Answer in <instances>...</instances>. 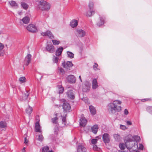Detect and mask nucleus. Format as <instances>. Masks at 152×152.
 <instances>
[{
    "mask_svg": "<svg viewBox=\"0 0 152 152\" xmlns=\"http://www.w3.org/2000/svg\"><path fill=\"white\" fill-rule=\"evenodd\" d=\"M63 50V48L62 47H60L58 48L56 51V56H58L60 55Z\"/></svg>",
    "mask_w": 152,
    "mask_h": 152,
    "instance_id": "5701e85b",
    "label": "nucleus"
},
{
    "mask_svg": "<svg viewBox=\"0 0 152 152\" xmlns=\"http://www.w3.org/2000/svg\"><path fill=\"white\" fill-rule=\"evenodd\" d=\"M90 112L93 115H95L96 113V110L95 108L92 105H90L89 107Z\"/></svg>",
    "mask_w": 152,
    "mask_h": 152,
    "instance_id": "4be33fe9",
    "label": "nucleus"
},
{
    "mask_svg": "<svg viewBox=\"0 0 152 152\" xmlns=\"http://www.w3.org/2000/svg\"><path fill=\"white\" fill-rule=\"evenodd\" d=\"M59 59L58 58V57L54 56L53 58V60L54 63H57Z\"/></svg>",
    "mask_w": 152,
    "mask_h": 152,
    "instance_id": "79ce46f5",
    "label": "nucleus"
},
{
    "mask_svg": "<svg viewBox=\"0 0 152 152\" xmlns=\"http://www.w3.org/2000/svg\"><path fill=\"white\" fill-rule=\"evenodd\" d=\"M45 48L48 51L51 53H53L55 51L54 47L52 44L47 45Z\"/></svg>",
    "mask_w": 152,
    "mask_h": 152,
    "instance_id": "ddd939ff",
    "label": "nucleus"
},
{
    "mask_svg": "<svg viewBox=\"0 0 152 152\" xmlns=\"http://www.w3.org/2000/svg\"><path fill=\"white\" fill-rule=\"evenodd\" d=\"M126 124L128 125H131L132 124V123L130 121H126Z\"/></svg>",
    "mask_w": 152,
    "mask_h": 152,
    "instance_id": "09e8293b",
    "label": "nucleus"
},
{
    "mask_svg": "<svg viewBox=\"0 0 152 152\" xmlns=\"http://www.w3.org/2000/svg\"><path fill=\"white\" fill-rule=\"evenodd\" d=\"M98 87V83L96 79H94L92 81V88L95 89Z\"/></svg>",
    "mask_w": 152,
    "mask_h": 152,
    "instance_id": "393cba45",
    "label": "nucleus"
},
{
    "mask_svg": "<svg viewBox=\"0 0 152 152\" xmlns=\"http://www.w3.org/2000/svg\"><path fill=\"white\" fill-rule=\"evenodd\" d=\"M28 140L27 139L26 137L24 138V143L26 144L28 143Z\"/></svg>",
    "mask_w": 152,
    "mask_h": 152,
    "instance_id": "3c124183",
    "label": "nucleus"
},
{
    "mask_svg": "<svg viewBox=\"0 0 152 152\" xmlns=\"http://www.w3.org/2000/svg\"><path fill=\"white\" fill-rule=\"evenodd\" d=\"M26 93H24L23 94V98L22 99L20 100L21 101L27 99L28 96H29V91L26 90Z\"/></svg>",
    "mask_w": 152,
    "mask_h": 152,
    "instance_id": "412c9836",
    "label": "nucleus"
},
{
    "mask_svg": "<svg viewBox=\"0 0 152 152\" xmlns=\"http://www.w3.org/2000/svg\"><path fill=\"white\" fill-rule=\"evenodd\" d=\"M94 65L93 66V68L94 70L97 71L99 70L100 69H99L97 67L98 66V64L96 63H94Z\"/></svg>",
    "mask_w": 152,
    "mask_h": 152,
    "instance_id": "ea45409f",
    "label": "nucleus"
},
{
    "mask_svg": "<svg viewBox=\"0 0 152 152\" xmlns=\"http://www.w3.org/2000/svg\"><path fill=\"white\" fill-rule=\"evenodd\" d=\"M38 6L40 9L42 10L48 11L50 8V4L43 0L39 2Z\"/></svg>",
    "mask_w": 152,
    "mask_h": 152,
    "instance_id": "f03ea898",
    "label": "nucleus"
},
{
    "mask_svg": "<svg viewBox=\"0 0 152 152\" xmlns=\"http://www.w3.org/2000/svg\"><path fill=\"white\" fill-rule=\"evenodd\" d=\"M87 121L84 118H81L80 119V126H85L86 124Z\"/></svg>",
    "mask_w": 152,
    "mask_h": 152,
    "instance_id": "f3484780",
    "label": "nucleus"
},
{
    "mask_svg": "<svg viewBox=\"0 0 152 152\" xmlns=\"http://www.w3.org/2000/svg\"><path fill=\"white\" fill-rule=\"evenodd\" d=\"M121 102L118 100L113 101V102L110 103L108 105V109L110 113H115L116 112L120 111L121 109V107L118 104H121Z\"/></svg>",
    "mask_w": 152,
    "mask_h": 152,
    "instance_id": "f257e3e1",
    "label": "nucleus"
},
{
    "mask_svg": "<svg viewBox=\"0 0 152 152\" xmlns=\"http://www.w3.org/2000/svg\"><path fill=\"white\" fill-rule=\"evenodd\" d=\"M113 137L115 139L117 140L119 139L120 138V136L118 134H114Z\"/></svg>",
    "mask_w": 152,
    "mask_h": 152,
    "instance_id": "c03bdc74",
    "label": "nucleus"
},
{
    "mask_svg": "<svg viewBox=\"0 0 152 152\" xmlns=\"http://www.w3.org/2000/svg\"><path fill=\"white\" fill-rule=\"evenodd\" d=\"M79 78L80 79V80L81 82H82V79H81L80 76H79Z\"/></svg>",
    "mask_w": 152,
    "mask_h": 152,
    "instance_id": "13d9d810",
    "label": "nucleus"
},
{
    "mask_svg": "<svg viewBox=\"0 0 152 152\" xmlns=\"http://www.w3.org/2000/svg\"><path fill=\"white\" fill-rule=\"evenodd\" d=\"M19 80L21 83L25 82L26 81V79L24 77H20L19 78Z\"/></svg>",
    "mask_w": 152,
    "mask_h": 152,
    "instance_id": "4c0bfd02",
    "label": "nucleus"
},
{
    "mask_svg": "<svg viewBox=\"0 0 152 152\" xmlns=\"http://www.w3.org/2000/svg\"><path fill=\"white\" fill-rule=\"evenodd\" d=\"M41 35L43 36H47L51 39L54 38L53 35L49 31H47L45 32H42L41 33Z\"/></svg>",
    "mask_w": 152,
    "mask_h": 152,
    "instance_id": "9d476101",
    "label": "nucleus"
},
{
    "mask_svg": "<svg viewBox=\"0 0 152 152\" xmlns=\"http://www.w3.org/2000/svg\"><path fill=\"white\" fill-rule=\"evenodd\" d=\"M75 34L78 37L81 38L84 37L86 34V32L80 28H77L76 29Z\"/></svg>",
    "mask_w": 152,
    "mask_h": 152,
    "instance_id": "7ed1b4c3",
    "label": "nucleus"
},
{
    "mask_svg": "<svg viewBox=\"0 0 152 152\" xmlns=\"http://www.w3.org/2000/svg\"><path fill=\"white\" fill-rule=\"evenodd\" d=\"M133 138L135 139H137V140H138L140 139V137L138 136H135L134 137L132 136L131 135L129 136L128 137L126 138L125 140L126 141V143L129 142H131L133 141Z\"/></svg>",
    "mask_w": 152,
    "mask_h": 152,
    "instance_id": "9b49d317",
    "label": "nucleus"
},
{
    "mask_svg": "<svg viewBox=\"0 0 152 152\" xmlns=\"http://www.w3.org/2000/svg\"><path fill=\"white\" fill-rule=\"evenodd\" d=\"M49 151V148L48 147H44L42 148V152H52Z\"/></svg>",
    "mask_w": 152,
    "mask_h": 152,
    "instance_id": "e433bc0d",
    "label": "nucleus"
},
{
    "mask_svg": "<svg viewBox=\"0 0 152 152\" xmlns=\"http://www.w3.org/2000/svg\"><path fill=\"white\" fill-rule=\"evenodd\" d=\"M87 149L86 146L83 144H79L77 146V152H86Z\"/></svg>",
    "mask_w": 152,
    "mask_h": 152,
    "instance_id": "423d86ee",
    "label": "nucleus"
},
{
    "mask_svg": "<svg viewBox=\"0 0 152 152\" xmlns=\"http://www.w3.org/2000/svg\"><path fill=\"white\" fill-rule=\"evenodd\" d=\"M3 46L2 44L0 43V50L3 49Z\"/></svg>",
    "mask_w": 152,
    "mask_h": 152,
    "instance_id": "5fc2aeb1",
    "label": "nucleus"
},
{
    "mask_svg": "<svg viewBox=\"0 0 152 152\" xmlns=\"http://www.w3.org/2000/svg\"><path fill=\"white\" fill-rule=\"evenodd\" d=\"M52 41L54 45H58L60 43L59 41L53 39L52 40Z\"/></svg>",
    "mask_w": 152,
    "mask_h": 152,
    "instance_id": "58836bf2",
    "label": "nucleus"
},
{
    "mask_svg": "<svg viewBox=\"0 0 152 152\" xmlns=\"http://www.w3.org/2000/svg\"><path fill=\"white\" fill-rule=\"evenodd\" d=\"M120 128L121 129L124 130L126 129V127L123 125H121L120 126Z\"/></svg>",
    "mask_w": 152,
    "mask_h": 152,
    "instance_id": "de8ad7c7",
    "label": "nucleus"
},
{
    "mask_svg": "<svg viewBox=\"0 0 152 152\" xmlns=\"http://www.w3.org/2000/svg\"><path fill=\"white\" fill-rule=\"evenodd\" d=\"M66 94L67 97L69 99H72L75 98L73 91L72 90L68 91L66 93Z\"/></svg>",
    "mask_w": 152,
    "mask_h": 152,
    "instance_id": "4468645a",
    "label": "nucleus"
},
{
    "mask_svg": "<svg viewBox=\"0 0 152 152\" xmlns=\"http://www.w3.org/2000/svg\"><path fill=\"white\" fill-rule=\"evenodd\" d=\"M102 139L104 143H109L110 141L109 135L107 133H104L102 136Z\"/></svg>",
    "mask_w": 152,
    "mask_h": 152,
    "instance_id": "f8f14e48",
    "label": "nucleus"
},
{
    "mask_svg": "<svg viewBox=\"0 0 152 152\" xmlns=\"http://www.w3.org/2000/svg\"><path fill=\"white\" fill-rule=\"evenodd\" d=\"M21 5L23 8L25 10H27L28 7V5L24 2H21Z\"/></svg>",
    "mask_w": 152,
    "mask_h": 152,
    "instance_id": "f704fd0d",
    "label": "nucleus"
},
{
    "mask_svg": "<svg viewBox=\"0 0 152 152\" xmlns=\"http://www.w3.org/2000/svg\"><path fill=\"white\" fill-rule=\"evenodd\" d=\"M9 3L12 7L13 8H17L18 7V5L16 2L13 1H12L9 2Z\"/></svg>",
    "mask_w": 152,
    "mask_h": 152,
    "instance_id": "aec40b11",
    "label": "nucleus"
},
{
    "mask_svg": "<svg viewBox=\"0 0 152 152\" xmlns=\"http://www.w3.org/2000/svg\"><path fill=\"white\" fill-rule=\"evenodd\" d=\"M24 23L27 24L29 23L30 18L28 17L25 16L21 20Z\"/></svg>",
    "mask_w": 152,
    "mask_h": 152,
    "instance_id": "a878e982",
    "label": "nucleus"
},
{
    "mask_svg": "<svg viewBox=\"0 0 152 152\" xmlns=\"http://www.w3.org/2000/svg\"><path fill=\"white\" fill-rule=\"evenodd\" d=\"M37 140L40 142H42L43 140L44 137L41 134L38 135Z\"/></svg>",
    "mask_w": 152,
    "mask_h": 152,
    "instance_id": "72a5a7b5",
    "label": "nucleus"
},
{
    "mask_svg": "<svg viewBox=\"0 0 152 152\" xmlns=\"http://www.w3.org/2000/svg\"><path fill=\"white\" fill-rule=\"evenodd\" d=\"M98 129V126L97 125H94L91 127V131L94 134H96L97 133Z\"/></svg>",
    "mask_w": 152,
    "mask_h": 152,
    "instance_id": "a211bd4d",
    "label": "nucleus"
},
{
    "mask_svg": "<svg viewBox=\"0 0 152 152\" xmlns=\"http://www.w3.org/2000/svg\"><path fill=\"white\" fill-rule=\"evenodd\" d=\"M78 25V21L77 20H73L70 22V25L72 28L76 27Z\"/></svg>",
    "mask_w": 152,
    "mask_h": 152,
    "instance_id": "6ab92c4d",
    "label": "nucleus"
},
{
    "mask_svg": "<svg viewBox=\"0 0 152 152\" xmlns=\"http://www.w3.org/2000/svg\"><path fill=\"white\" fill-rule=\"evenodd\" d=\"M95 13V12L92 10L86 11L85 13V15L86 16L90 17Z\"/></svg>",
    "mask_w": 152,
    "mask_h": 152,
    "instance_id": "b1692460",
    "label": "nucleus"
},
{
    "mask_svg": "<svg viewBox=\"0 0 152 152\" xmlns=\"http://www.w3.org/2000/svg\"><path fill=\"white\" fill-rule=\"evenodd\" d=\"M98 147L97 146L95 145H93V148L94 150H97V149Z\"/></svg>",
    "mask_w": 152,
    "mask_h": 152,
    "instance_id": "864d4df0",
    "label": "nucleus"
},
{
    "mask_svg": "<svg viewBox=\"0 0 152 152\" xmlns=\"http://www.w3.org/2000/svg\"><path fill=\"white\" fill-rule=\"evenodd\" d=\"M124 113L126 115H127L128 114L129 112H128V110L126 109H125V110H124Z\"/></svg>",
    "mask_w": 152,
    "mask_h": 152,
    "instance_id": "8fccbe9b",
    "label": "nucleus"
},
{
    "mask_svg": "<svg viewBox=\"0 0 152 152\" xmlns=\"http://www.w3.org/2000/svg\"><path fill=\"white\" fill-rule=\"evenodd\" d=\"M22 151H25V148H24L22 150Z\"/></svg>",
    "mask_w": 152,
    "mask_h": 152,
    "instance_id": "bf43d9fd",
    "label": "nucleus"
},
{
    "mask_svg": "<svg viewBox=\"0 0 152 152\" xmlns=\"http://www.w3.org/2000/svg\"><path fill=\"white\" fill-rule=\"evenodd\" d=\"M134 145L132 146L131 148H129V149L128 150L129 151L131 152V149H133V151L137 149H138L140 150H143V146L142 144H139V147L137 145V142H134Z\"/></svg>",
    "mask_w": 152,
    "mask_h": 152,
    "instance_id": "20e7f679",
    "label": "nucleus"
},
{
    "mask_svg": "<svg viewBox=\"0 0 152 152\" xmlns=\"http://www.w3.org/2000/svg\"><path fill=\"white\" fill-rule=\"evenodd\" d=\"M62 121L63 124H64L65 125H66V116H64L62 117Z\"/></svg>",
    "mask_w": 152,
    "mask_h": 152,
    "instance_id": "37998d69",
    "label": "nucleus"
},
{
    "mask_svg": "<svg viewBox=\"0 0 152 152\" xmlns=\"http://www.w3.org/2000/svg\"><path fill=\"white\" fill-rule=\"evenodd\" d=\"M56 117L52 118L51 120L52 123L54 124H57L58 123V118L56 117L57 114L56 115Z\"/></svg>",
    "mask_w": 152,
    "mask_h": 152,
    "instance_id": "473e14b6",
    "label": "nucleus"
},
{
    "mask_svg": "<svg viewBox=\"0 0 152 152\" xmlns=\"http://www.w3.org/2000/svg\"><path fill=\"white\" fill-rule=\"evenodd\" d=\"M97 140H98L96 139H91V144L93 145H95L96 143Z\"/></svg>",
    "mask_w": 152,
    "mask_h": 152,
    "instance_id": "a19ab883",
    "label": "nucleus"
},
{
    "mask_svg": "<svg viewBox=\"0 0 152 152\" xmlns=\"http://www.w3.org/2000/svg\"><path fill=\"white\" fill-rule=\"evenodd\" d=\"M7 126V124L5 121H0V128L5 129Z\"/></svg>",
    "mask_w": 152,
    "mask_h": 152,
    "instance_id": "bb28decb",
    "label": "nucleus"
},
{
    "mask_svg": "<svg viewBox=\"0 0 152 152\" xmlns=\"http://www.w3.org/2000/svg\"><path fill=\"white\" fill-rule=\"evenodd\" d=\"M62 65L63 67L67 69L70 70L69 68L72 67L73 65L72 62L67 61L66 63L64 62L62 63Z\"/></svg>",
    "mask_w": 152,
    "mask_h": 152,
    "instance_id": "6e6552de",
    "label": "nucleus"
},
{
    "mask_svg": "<svg viewBox=\"0 0 152 152\" xmlns=\"http://www.w3.org/2000/svg\"><path fill=\"white\" fill-rule=\"evenodd\" d=\"M60 71V72H61L62 74H63L64 73V69L62 68H59L58 69Z\"/></svg>",
    "mask_w": 152,
    "mask_h": 152,
    "instance_id": "49530a36",
    "label": "nucleus"
},
{
    "mask_svg": "<svg viewBox=\"0 0 152 152\" xmlns=\"http://www.w3.org/2000/svg\"><path fill=\"white\" fill-rule=\"evenodd\" d=\"M147 111L150 113L152 114V107H148L147 108Z\"/></svg>",
    "mask_w": 152,
    "mask_h": 152,
    "instance_id": "a18cd8bd",
    "label": "nucleus"
},
{
    "mask_svg": "<svg viewBox=\"0 0 152 152\" xmlns=\"http://www.w3.org/2000/svg\"><path fill=\"white\" fill-rule=\"evenodd\" d=\"M119 147L121 150H124L126 147V145L123 143H121L119 144Z\"/></svg>",
    "mask_w": 152,
    "mask_h": 152,
    "instance_id": "7c9ffc66",
    "label": "nucleus"
},
{
    "mask_svg": "<svg viewBox=\"0 0 152 152\" xmlns=\"http://www.w3.org/2000/svg\"><path fill=\"white\" fill-rule=\"evenodd\" d=\"M33 110L32 107H30L29 106H28V107L26 109V112L28 115H30L31 113Z\"/></svg>",
    "mask_w": 152,
    "mask_h": 152,
    "instance_id": "cd10ccee",
    "label": "nucleus"
},
{
    "mask_svg": "<svg viewBox=\"0 0 152 152\" xmlns=\"http://www.w3.org/2000/svg\"><path fill=\"white\" fill-rule=\"evenodd\" d=\"M88 7L90 10H93L94 7V3L91 1H90L88 4Z\"/></svg>",
    "mask_w": 152,
    "mask_h": 152,
    "instance_id": "2f4dec72",
    "label": "nucleus"
},
{
    "mask_svg": "<svg viewBox=\"0 0 152 152\" xmlns=\"http://www.w3.org/2000/svg\"><path fill=\"white\" fill-rule=\"evenodd\" d=\"M35 129L36 132H42V131L41 130V126L39 125V122L38 121L37 122L35 123Z\"/></svg>",
    "mask_w": 152,
    "mask_h": 152,
    "instance_id": "dca6fc26",
    "label": "nucleus"
},
{
    "mask_svg": "<svg viewBox=\"0 0 152 152\" xmlns=\"http://www.w3.org/2000/svg\"><path fill=\"white\" fill-rule=\"evenodd\" d=\"M57 88H58L59 91V93L62 94L64 91V88L61 85H58L57 86Z\"/></svg>",
    "mask_w": 152,
    "mask_h": 152,
    "instance_id": "c85d7f7f",
    "label": "nucleus"
},
{
    "mask_svg": "<svg viewBox=\"0 0 152 152\" xmlns=\"http://www.w3.org/2000/svg\"><path fill=\"white\" fill-rule=\"evenodd\" d=\"M31 56L30 54H28L26 57L25 61L26 62L25 64L28 66L31 62Z\"/></svg>",
    "mask_w": 152,
    "mask_h": 152,
    "instance_id": "2eb2a0df",
    "label": "nucleus"
},
{
    "mask_svg": "<svg viewBox=\"0 0 152 152\" xmlns=\"http://www.w3.org/2000/svg\"><path fill=\"white\" fill-rule=\"evenodd\" d=\"M66 79L69 83H75L76 81V78L73 75L68 76L66 77Z\"/></svg>",
    "mask_w": 152,
    "mask_h": 152,
    "instance_id": "1a4fd4ad",
    "label": "nucleus"
},
{
    "mask_svg": "<svg viewBox=\"0 0 152 152\" xmlns=\"http://www.w3.org/2000/svg\"><path fill=\"white\" fill-rule=\"evenodd\" d=\"M148 99H142L141 100V101L142 102H145V101H148Z\"/></svg>",
    "mask_w": 152,
    "mask_h": 152,
    "instance_id": "6e6d98bb",
    "label": "nucleus"
},
{
    "mask_svg": "<svg viewBox=\"0 0 152 152\" xmlns=\"http://www.w3.org/2000/svg\"><path fill=\"white\" fill-rule=\"evenodd\" d=\"M27 29L29 31L32 33H34L37 31V29L36 26L34 24H30L26 27Z\"/></svg>",
    "mask_w": 152,
    "mask_h": 152,
    "instance_id": "39448f33",
    "label": "nucleus"
},
{
    "mask_svg": "<svg viewBox=\"0 0 152 152\" xmlns=\"http://www.w3.org/2000/svg\"><path fill=\"white\" fill-rule=\"evenodd\" d=\"M99 136H97L96 137V138H99Z\"/></svg>",
    "mask_w": 152,
    "mask_h": 152,
    "instance_id": "052dcab7",
    "label": "nucleus"
},
{
    "mask_svg": "<svg viewBox=\"0 0 152 152\" xmlns=\"http://www.w3.org/2000/svg\"><path fill=\"white\" fill-rule=\"evenodd\" d=\"M68 57L71 58H74V54L72 52L70 51L67 52Z\"/></svg>",
    "mask_w": 152,
    "mask_h": 152,
    "instance_id": "c9c22d12",
    "label": "nucleus"
},
{
    "mask_svg": "<svg viewBox=\"0 0 152 152\" xmlns=\"http://www.w3.org/2000/svg\"><path fill=\"white\" fill-rule=\"evenodd\" d=\"M127 149H128V151H129V152H130V151H129L128 150L129 149V148H127ZM133 149H131V152H139V151H135V150H134V151H133Z\"/></svg>",
    "mask_w": 152,
    "mask_h": 152,
    "instance_id": "603ef678",
    "label": "nucleus"
},
{
    "mask_svg": "<svg viewBox=\"0 0 152 152\" xmlns=\"http://www.w3.org/2000/svg\"><path fill=\"white\" fill-rule=\"evenodd\" d=\"M63 108L64 112H67L70 111L71 107L70 105L68 103L64 102L63 104Z\"/></svg>",
    "mask_w": 152,
    "mask_h": 152,
    "instance_id": "0eeeda50",
    "label": "nucleus"
},
{
    "mask_svg": "<svg viewBox=\"0 0 152 152\" xmlns=\"http://www.w3.org/2000/svg\"><path fill=\"white\" fill-rule=\"evenodd\" d=\"M100 22H98L97 23V25L99 26H100L104 24V19H103L102 17H100Z\"/></svg>",
    "mask_w": 152,
    "mask_h": 152,
    "instance_id": "c756f323",
    "label": "nucleus"
},
{
    "mask_svg": "<svg viewBox=\"0 0 152 152\" xmlns=\"http://www.w3.org/2000/svg\"><path fill=\"white\" fill-rule=\"evenodd\" d=\"M3 55V53L0 52V56H1Z\"/></svg>",
    "mask_w": 152,
    "mask_h": 152,
    "instance_id": "4d7b16f0",
    "label": "nucleus"
}]
</instances>
